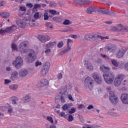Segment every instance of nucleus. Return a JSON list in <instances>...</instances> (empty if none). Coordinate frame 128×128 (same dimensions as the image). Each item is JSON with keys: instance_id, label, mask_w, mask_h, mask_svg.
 Segmentation results:
<instances>
[{"instance_id": "f257e3e1", "label": "nucleus", "mask_w": 128, "mask_h": 128, "mask_svg": "<svg viewBox=\"0 0 128 128\" xmlns=\"http://www.w3.org/2000/svg\"><path fill=\"white\" fill-rule=\"evenodd\" d=\"M28 46V41H24L19 44L18 50L21 54H26L29 52L30 53L28 54L29 57L27 59L28 62H34L36 60V52L32 49L29 50L26 49Z\"/></svg>"}, {"instance_id": "f03ea898", "label": "nucleus", "mask_w": 128, "mask_h": 128, "mask_svg": "<svg viewBox=\"0 0 128 128\" xmlns=\"http://www.w3.org/2000/svg\"><path fill=\"white\" fill-rule=\"evenodd\" d=\"M100 70L104 72L103 76L106 82L108 84H112L114 80V74L110 72V68L102 65L100 66Z\"/></svg>"}, {"instance_id": "7ed1b4c3", "label": "nucleus", "mask_w": 128, "mask_h": 128, "mask_svg": "<svg viewBox=\"0 0 128 128\" xmlns=\"http://www.w3.org/2000/svg\"><path fill=\"white\" fill-rule=\"evenodd\" d=\"M104 48L106 52H114L116 50L118 46L116 44H108Z\"/></svg>"}, {"instance_id": "20e7f679", "label": "nucleus", "mask_w": 128, "mask_h": 128, "mask_svg": "<svg viewBox=\"0 0 128 128\" xmlns=\"http://www.w3.org/2000/svg\"><path fill=\"white\" fill-rule=\"evenodd\" d=\"M50 66V62H46L42 68L40 74L41 76H44L48 72V70Z\"/></svg>"}, {"instance_id": "39448f33", "label": "nucleus", "mask_w": 128, "mask_h": 128, "mask_svg": "<svg viewBox=\"0 0 128 128\" xmlns=\"http://www.w3.org/2000/svg\"><path fill=\"white\" fill-rule=\"evenodd\" d=\"M24 64V60L20 56H18L16 60L13 62V64L14 65L15 68L18 70V68L22 67V66Z\"/></svg>"}, {"instance_id": "423d86ee", "label": "nucleus", "mask_w": 128, "mask_h": 128, "mask_svg": "<svg viewBox=\"0 0 128 128\" xmlns=\"http://www.w3.org/2000/svg\"><path fill=\"white\" fill-rule=\"evenodd\" d=\"M124 75L122 74H118L114 80V82L116 86H120L122 84V82L124 80Z\"/></svg>"}, {"instance_id": "0eeeda50", "label": "nucleus", "mask_w": 128, "mask_h": 128, "mask_svg": "<svg viewBox=\"0 0 128 128\" xmlns=\"http://www.w3.org/2000/svg\"><path fill=\"white\" fill-rule=\"evenodd\" d=\"M110 94H111L110 96V100L112 104H118V96H116L114 92H110Z\"/></svg>"}, {"instance_id": "6e6552de", "label": "nucleus", "mask_w": 128, "mask_h": 128, "mask_svg": "<svg viewBox=\"0 0 128 128\" xmlns=\"http://www.w3.org/2000/svg\"><path fill=\"white\" fill-rule=\"evenodd\" d=\"M94 81L90 77L88 76L85 80L84 84L85 86L88 88H92V84H94Z\"/></svg>"}, {"instance_id": "1a4fd4ad", "label": "nucleus", "mask_w": 128, "mask_h": 128, "mask_svg": "<svg viewBox=\"0 0 128 128\" xmlns=\"http://www.w3.org/2000/svg\"><path fill=\"white\" fill-rule=\"evenodd\" d=\"M74 42L71 39H68L67 40V48H66L64 50H63L60 52V54H66V52H68L69 50H72V48L70 46V44H72Z\"/></svg>"}, {"instance_id": "9d476101", "label": "nucleus", "mask_w": 128, "mask_h": 128, "mask_svg": "<svg viewBox=\"0 0 128 128\" xmlns=\"http://www.w3.org/2000/svg\"><path fill=\"white\" fill-rule=\"evenodd\" d=\"M92 78H94V80L97 82V84H101L102 82V76H100L98 73H94L92 74Z\"/></svg>"}, {"instance_id": "9b49d317", "label": "nucleus", "mask_w": 128, "mask_h": 128, "mask_svg": "<svg viewBox=\"0 0 128 128\" xmlns=\"http://www.w3.org/2000/svg\"><path fill=\"white\" fill-rule=\"evenodd\" d=\"M38 39L42 42H48L50 40V37L49 36H44L42 35H40L38 36Z\"/></svg>"}, {"instance_id": "f8f14e48", "label": "nucleus", "mask_w": 128, "mask_h": 128, "mask_svg": "<svg viewBox=\"0 0 128 128\" xmlns=\"http://www.w3.org/2000/svg\"><path fill=\"white\" fill-rule=\"evenodd\" d=\"M48 84V80L46 79H42L38 82V84L37 85L38 88H40L42 86H44Z\"/></svg>"}, {"instance_id": "ddd939ff", "label": "nucleus", "mask_w": 128, "mask_h": 128, "mask_svg": "<svg viewBox=\"0 0 128 128\" xmlns=\"http://www.w3.org/2000/svg\"><path fill=\"white\" fill-rule=\"evenodd\" d=\"M124 54H126V50L122 48L119 49L118 52L116 54V57L117 58H124Z\"/></svg>"}, {"instance_id": "4468645a", "label": "nucleus", "mask_w": 128, "mask_h": 128, "mask_svg": "<svg viewBox=\"0 0 128 128\" xmlns=\"http://www.w3.org/2000/svg\"><path fill=\"white\" fill-rule=\"evenodd\" d=\"M121 100L124 104H128V94H123L121 96Z\"/></svg>"}, {"instance_id": "2eb2a0df", "label": "nucleus", "mask_w": 128, "mask_h": 128, "mask_svg": "<svg viewBox=\"0 0 128 128\" xmlns=\"http://www.w3.org/2000/svg\"><path fill=\"white\" fill-rule=\"evenodd\" d=\"M111 62L112 64H113V66H124V62H122V61L120 62H118V61H116V60H111Z\"/></svg>"}, {"instance_id": "dca6fc26", "label": "nucleus", "mask_w": 128, "mask_h": 128, "mask_svg": "<svg viewBox=\"0 0 128 128\" xmlns=\"http://www.w3.org/2000/svg\"><path fill=\"white\" fill-rule=\"evenodd\" d=\"M16 30V26L15 25H13L12 26L6 28L5 31L8 34H12L13 32H14Z\"/></svg>"}, {"instance_id": "f3484780", "label": "nucleus", "mask_w": 128, "mask_h": 128, "mask_svg": "<svg viewBox=\"0 0 128 128\" xmlns=\"http://www.w3.org/2000/svg\"><path fill=\"white\" fill-rule=\"evenodd\" d=\"M84 66H86L87 70H94V66L90 64V60H84Z\"/></svg>"}, {"instance_id": "a211bd4d", "label": "nucleus", "mask_w": 128, "mask_h": 128, "mask_svg": "<svg viewBox=\"0 0 128 128\" xmlns=\"http://www.w3.org/2000/svg\"><path fill=\"white\" fill-rule=\"evenodd\" d=\"M66 92H64L62 94L61 97H60V101L61 102L64 103L66 102Z\"/></svg>"}, {"instance_id": "6ab92c4d", "label": "nucleus", "mask_w": 128, "mask_h": 128, "mask_svg": "<svg viewBox=\"0 0 128 128\" xmlns=\"http://www.w3.org/2000/svg\"><path fill=\"white\" fill-rule=\"evenodd\" d=\"M28 74V72L26 70H21L19 72L20 76H26Z\"/></svg>"}, {"instance_id": "aec40b11", "label": "nucleus", "mask_w": 128, "mask_h": 128, "mask_svg": "<svg viewBox=\"0 0 128 128\" xmlns=\"http://www.w3.org/2000/svg\"><path fill=\"white\" fill-rule=\"evenodd\" d=\"M96 7L94 6H92L90 8H88L86 10L87 14H92L96 12Z\"/></svg>"}, {"instance_id": "412c9836", "label": "nucleus", "mask_w": 128, "mask_h": 128, "mask_svg": "<svg viewBox=\"0 0 128 128\" xmlns=\"http://www.w3.org/2000/svg\"><path fill=\"white\" fill-rule=\"evenodd\" d=\"M0 16L2 18H8L10 16V13L6 12H0Z\"/></svg>"}, {"instance_id": "4be33fe9", "label": "nucleus", "mask_w": 128, "mask_h": 128, "mask_svg": "<svg viewBox=\"0 0 128 128\" xmlns=\"http://www.w3.org/2000/svg\"><path fill=\"white\" fill-rule=\"evenodd\" d=\"M18 74L16 72H14L11 76L10 78L14 82V80H16V78H18Z\"/></svg>"}, {"instance_id": "5701e85b", "label": "nucleus", "mask_w": 128, "mask_h": 128, "mask_svg": "<svg viewBox=\"0 0 128 128\" xmlns=\"http://www.w3.org/2000/svg\"><path fill=\"white\" fill-rule=\"evenodd\" d=\"M94 38V36H92L90 34H86L84 36V38L86 40H92V38Z\"/></svg>"}, {"instance_id": "b1692460", "label": "nucleus", "mask_w": 128, "mask_h": 128, "mask_svg": "<svg viewBox=\"0 0 128 128\" xmlns=\"http://www.w3.org/2000/svg\"><path fill=\"white\" fill-rule=\"evenodd\" d=\"M70 105L68 104H64L62 106V109L64 112H66V110H70Z\"/></svg>"}, {"instance_id": "393cba45", "label": "nucleus", "mask_w": 128, "mask_h": 128, "mask_svg": "<svg viewBox=\"0 0 128 128\" xmlns=\"http://www.w3.org/2000/svg\"><path fill=\"white\" fill-rule=\"evenodd\" d=\"M98 12L102 14H108V10H98Z\"/></svg>"}, {"instance_id": "a878e982", "label": "nucleus", "mask_w": 128, "mask_h": 128, "mask_svg": "<svg viewBox=\"0 0 128 128\" xmlns=\"http://www.w3.org/2000/svg\"><path fill=\"white\" fill-rule=\"evenodd\" d=\"M10 100H12V104H16V102H18V98L16 96H12L11 98H10Z\"/></svg>"}, {"instance_id": "bb28decb", "label": "nucleus", "mask_w": 128, "mask_h": 128, "mask_svg": "<svg viewBox=\"0 0 128 128\" xmlns=\"http://www.w3.org/2000/svg\"><path fill=\"white\" fill-rule=\"evenodd\" d=\"M56 46V42H51L49 43L48 44H46V47L47 48H52V46Z\"/></svg>"}, {"instance_id": "cd10ccee", "label": "nucleus", "mask_w": 128, "mask_h": 128, "mask_svg": "<svg viewBox=\"0 0 128 128\" xmlns=\"http://www.w3.org/2000/svg\"><path fill=\"white\" fill-rule=\"evenodd\" d=\"M17 24L22 28H24L26 26V24H24V23L20 22H18Z\"/></svg>"}, {"instance_id": "c85d7f7f", "label": "nucleus", "mask_w": 128, "mask_h": 128, "mask_svg": "<svg viewBox=\"0 0 128 128\" xmlns=\"http://www.w3.org/2000/svg\"><path fill=\"white\" fill-rule=\"evenodd\" d=\"M74 2L82 6L84 4V0H74Z\"/></svg>"}, {"instance_id": "c756f323", "label": "nucleus", "mask_w": 128, "mask_h": 128, "mask_svg": "<svg viewBox=\"0 0 128 128\" xmlns=\"http://www.w3.org/2000/svg\"><path fill=\"white\" fill-rule=\"evenodd\" d=\"M128 32V27L126 28H121L120 30V32L122 34H124L126 32Z\"/></svg>"}, {"instance_id": "7c9ffc66", "label": "nucleus", "mask_w": 128, "mask_h": 128, "mask_svg": "<svg viewBox=\"0 0 128 128\" xmlns=\"http://www.w3.org/2000/svg\"><path fill=\"white\" fill-rule=\"evenodd\" d=\"M9 88H10V90H16L18 88V86L16 84H14L10 85L9 86Z\"/></svg>"}, {"instance_id": "2f4dec72", "label": "nucleus", "mask_w": 128, "mask_h": 128, "mask_svg": "<svg viewBox=\"0 0 128 128\" xmlns=\"http://www.w3.org/2000/svg\"><path fill=\"white\" fill-rule=\"evenodd\" d=\"M24 102H28L30 100V97L28 95H26L24 98Z\"/></svg>"}, {"instance_id": "473e14b6", "label": "nucleus", "mask_w": 128, "mask_h": 128, "mask_svg": "<svg viewBox=\"0 0 128 128\" xmlns=\"http://www.w3.org/2000/svg\"><path fill=\"white\" fill-rule=\"evenodd\" d=\"M12 50H18V46L16 44H12Z\"/></svg>"}, {"instance_id": "72a5a7b5", "label": "nucleus", "mask_w": 128, "mask_h": 128, "mask_svg": "<svg viewBox=\"0 0 128 128\" xmlns=\"http://www.w3.org/2000/svg\"><path fill=\"white\" fill-rule=\"evenodd\" d=\"M63 24L64 26H68L69 24H70V21L68 20H66L64 22Z\"/></svg>"}, {"instance_id": "f704fd0d", "label": "nucleus", "mask_w": 128, "mask_h": 128, "mask_svg": "<svg viewBox=\"0 0 128 128\" xmlns=\"http://www.w3.org/2000/svg\"><path fill=\"white\" fill-rule=\"evenodd\" d=\"M64 46V42L60 41L58 43V47L59 48H62Z\"/></svg>"}, {"instance_id": "c9c22d12", "label": "nucleus", "mask_w": 128, "mask_h": 128, "mask_svg": "<svg viewBox=\"0 0 128 128\" xmlns=\"http://www.w3.org/2000/svg\"><path fill=\"white\" fill-rule=\"evenodd\" d=\"M44 20H48L49 18L48 14L46 12L44 14Z\"/></svg>"}, {"instance_id": "e433bc0d", "label": "nucleus", "mask_w": 128, "mask_h": 128, "mask_svg": "<svg viewBox=\"0 0 128 128\" xmlns=\"http://www.w3.org/2000/svg\"><path fill=\"white\" fill-rule=\"evenodd\" d=\"M68 122H72L74 120V116L72 115H69L68 116Z\"/></svg>"}, {"instance_id": "4c0bfd02", "label": "nucleus", "mask_w": 128, "mask_h": 128, "mask_svg": "<svg viewBox=\"0 0 128 128\" xmlns=\"http://www.w3.org/2000/svg\"><path fill=\"white\" fill-rule=\"evenodd\" d=\"M34 18L36 20H38L40 18V13L38 12H36L34 14Z\"/></svg>"}, {"instance_id": "58836bf2", "label": "nucleus", "mask_w": 128, "mask_h": 128, "mask_svg": "<svg viewBox=\"0 0 128 128\" xmlns=\"http://www.w3.org/2000/svg\"><path fill=\"white\" fill-rule=\"evenodd\" d=\"M47 120H48V122H50L51 124H54V120H52V118L50 116H47Z\"/></svg>"}, {"instance_id": "ea45409f", "label": "nucleus", "mask_w": 128, "mask_h": 128, "mask_svg": "<svg viewBox=\"0 0 128 128\" xmlns=\"http://www.w3.org/2000/svg\"><path fill=\"white\" fill-rule=\"evenodd\" d=\"M40 8V5L39 4H36L33 8V12H34V10H36V8Z\"/></svg>"}, {"instance_id": "a19ab883", "label": "nucleus", "mask_w": 128, "mask_h": 128, "mask_svg": "<svg viewBox=\"0 0 128 128\" xmlns=\"http://www.w3.org/2000/svg\"><path fill=\"white\" fill-rule=\"evenodd\" d=\"M67 30H68V32H74V28L72 27L67 28Z\"/></svg>"}, {"instance_id": "79ce46f5", "label": "nucleus", "mask_w": 128, "mask_h": 128, "mask_svg": "<svg viewBox=\"0 0 128 128\" xmlns=\"http://www.w3.org/2000/svg\"><path fill=\"white\" fill-rule=\"evenodd\" d=\"M76 112V108H72L69 110V114H74Z\"/></svg>"}, {"instance_id": "37998d69", "label": "nucleus", "mask_w": 128, "mask_h": 128, "mask_svg": "<svg viewBox=\"0 0 128 128\" xmlns=\"http://www.w3.org/2000/svg\"><path fill=\"white\" fill-rule=\"evenodd\" d=\"M42 62H40V61L37 60L36 63H35V66L36 67L38 66H42Z\"/></svg>"}, {"instance_id": "c03bdc74", "label": "nucleus", "mask_w": 128, "mask_h": 128, "mask_svg": "<svg viewBox=\"0 0 128 128\" xmlns=\"http://www.w3.org/2000/svg\"><path fill=\"white\" fill-rule=\"evenodd\" d=\"M49 12L51 14H54V16H56V10H50Z\"/></svg>"}, {"instance_id": "a18cd8bd", "label": "nucleus", "mask_w": 128, "mask_h": 128, "mask_svg": "<svg viewBox=\"0 0 128 128\" xmlns=\"http://www.w3.org/2000/svg\"><path fill=\"white\" fill-rule=\"evenodd\" d=\"M59 116H60L61 118H65L66 116V113L64 112H61L59 114Z\"/></svg>"}, {"instance_id": "49530a36", "label": "nucleus", "mask_w": 128, "mask_h": 128, "mask_svg": "<svg viewBox=\"0 0 128 128\" xmlns=\"http://www.w3.org/2000/svg\"><path fill=\"white\" fill-rule=\"evenodd\" d=\"M20 10H21V12H26V8L24 6H21L20 8Z\"/></svg>"}, {"instance_id": "de8ad7c7", "label": "nucleus", "mask_w": 128, "mask_h": 128, "mask_svg": "<svg viewBox=\"0 0 128 128\" xmlns=\"http://www.w3.org/2000/svg\"><path fill=\"white\" fill-rule=\"evenodd\" d=\"M86 126H90L91 128H100V126H96V124L86 125Z\"/></svg>"}, {"instance_id": "09e8293b", "label": "nucleus", "mask_w": 128, "mask_h": 128, "mask_svg": "<svg viewBox=\"0 0 128 128\" xmlns=\"http://www.w3.org/2000/svg\"><path fill=\"white\" fill-rule=\"evenodd\" d=\"M57 78H58V80H62V74L59 73L58 74Z\"/></svg>"}, {"instance_id": "8fccbe9b", "label": "nucleus", "mask_w": 128, "mask_h": 128, "mask_svg": "<svg viewBox=\"0 0 128 128\" xmlns=\"http://www.w3.org/2000/svg\"><path fill=\"white\" fill-rule=\"evenodd\" d=\"M6 29L0 30V34H2V36H4V34H6Z\"/></svg>"}, {"instance_id": "3c124183", "label": "nucleus", "mask_w": 128, "mask_h": 128, "mask_svg": "<svg viewBox=\"0 0 128 128\" xmlns=\"http://www.w3.org/2000/svg\"><path fill=\"white\" fill-rule=\"evenodd\" d=\"M92 2L90 1V0H84V4H90Z\"/></svg>"}, {"instance_id": "603ef678", "label": "nucleus", "mask_w": 128, "mask_h": 128, "mask_svg": "<svg viewBox=\"0 0 128 128\" xmlns=\"http://www.w3.org/2000/svg\"><path fill=\"white\" fill-rule=\"evenodd\" d=\"M68 98L70 100H72V102H74V98H72V96L70 94H68Z\"/></svg>"}, {"instance_id": "864d4df0", "label": "nucleus", "mask_w": 128, "mask_h": 128, "mask_svg": "<svg viewBox=\"0 0 128 128\" xmlns=\"http://www.w3.org/2000/svg\"><path fill=\"white\" fill-rule=\"evenodd\" d=\"M26 6H28V8H32V6H34V5H32V3H28L26 4Z\"/></svg>"}, {"instance_id": "5fc2aeb1", "label": "nucleus", "mask_w": 128, "mask_h": 128, "mask_svg": "<svg viewBox=\"0 0 128 128\" xmlns=\"http://www.w3.org/2000/svg\"><path fill=\"white\" fill-rule=\"evenodd\" d=\"M101 56H102V58H106V60H109L110 58L106 54H101Z\"/></svg>"}, {"instance_id": "6e6d98bb", "label": "nucleus", "mask_w": 128, "mask_h": 128, "mask_svg": "<svg viewBox=\"0 0 128 128\" xmlns=\"http://www.w3.org/2000/svg\"><path fill=\"white\" fill-rule=\"evenodd\" d=\"M112 32H118V28L116 26H114L111 28Z\"/></svg>"}, {"instance_id": "4d7b16f0", "label": "nucleus", "mask_w": 128, "mask_h": 128, "mask_svg": "<svg viewBox=\"0 0 128 128\" xmlns=\"http://www.w3.org/2000/svg\"><path fill=\"white\" fill-rule=\"evenodd\" d=\"M97 38H100V40H104V36H100V35H98Z\"/></svg>"}, {"instance_id": "13d9d810", "label": "nucleus", "mask_w": 128, "mask_h": 128, "mask_svg": "<svg viewBox=\"0 0 128 128\" xmlns=\"http://www.w3.org/2000/svg\"><path fill=\"white\" fill-rule=\"evenodd\" d=\"M10 82L11 81L10 80H5L4 84H10Z\"/></svg>"}, {"instance_id": "bf43d9fd", "label": "nucleus", "mask_w": 128, "mask_h": 128, "mask_svg": "<svg viewBox=\"0 0 128 128\" xmlns=\"http://www.w3.org/2000/svg\"><path fill=\"white\" fill-rule=\"evenodd\" d=\"M51 50L50 48H47L46 50H45V54H48L50 52Z\"/></svg>"}, {"instance_id": "052dcab7", "label": "nucleus", "mask_w": 128, "mask_h": 128, "mask_svg": "<svg viewBox=\"0 0 128 128\" xmlns=\"http://www.w3.org/2000/svg\"><path fill=\"white\" fill-rule=\"evenodd\" d=\"M83 108L84 105H82V104H81L78 106V108H79V110H82V108Z\"/></svg>"}, {"instance_id": "680f3d73", "label": "nucleus", "mask_w": 128, "mask_h": 128, "mask_svg": "<svg viewBox=\"0 0 128 128\" xmlns=\"http://www.w3.org/2000/svg\"><path fill=\"white\" fill-rule=\"evenodd\" d=\"M92 108H94V106L92 105H90L88 107V110H92Z\"/></svg>"}, {"instance_id": "e2e57ef3", "label": "nucleus", "mask_w": 128, "mask_h": 128, "mask_svg": "<svg viewBox=\"0 0 128 128\" xmlns=\"http://www.w3.org/2000/svg\"><path fill=\"white\" fill-rule=\"evenodd\" d=\"M12 108H10L8 110V114H12Z\"/></svg>"}, {"instance_id": "0e129e2a", "label": "nucleus", "mask_w": 128, "mask_h": 128, "mask_svg": "<svg viewBox=\"0 0 128 128\" xmlns=\"http://www.w3.org/2000/svg\"><path fill=\"white\" fill-rule=\"evenodd\" d=\"M71 38H77L78 36L74 34L71 36Z\"/></svg>"}, {"instance_id": "69168bd1", "label": "nucleus", "mask_w": 128, "mask_h": 128, "mask_svg": "<svg viewBox=\"0 0 128 128\" xmlns=\"http://www.w3.org/2000/svg\"><path fill=\"white\" fill-rule=\"evenodd\" d=\"M112 116L116 117V116H118V114H116L115 113H113L112 114H111Z\"/></svg>"}, {"instance_id": "338daca9", "label": "nucleus", "mask_w": 128, "mask_h": 128, "mask_svg": "<svg viewBox=\"0 0 128 128\" xmlns=\"http://www.w3.org/2000/svg\"><path fill=\"white\" fill-rule=\"evenodd\" d=\"M96 62L97 64H101L102 63V60L100 59H98L97 60H96Z\"/></svg>"}, {"instance_id": "774afa93", "label": "nucleus", "mask_w": 128, "mask_h": 128, "mask_svg": "<svg viewBox=\"0 0 128 128\" xmlns=\"http://www.w3.org/2000/svg\"><path fill=\"white\" fill-rule=\"evenodd\" d=\"M53 20H56V22H58V20H60V18H56V17H54L53 18Z\"/></svg>"}]
</instances>
